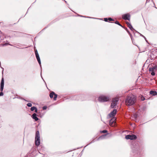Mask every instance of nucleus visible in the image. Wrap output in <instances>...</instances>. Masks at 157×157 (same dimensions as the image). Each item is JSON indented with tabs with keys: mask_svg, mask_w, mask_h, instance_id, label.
<instances>
[{
	"mask_svg": "<svg viewBox=\"0 0 157 157\" xmlns=\"http://www.w3.org/2000/svg\"><path fill=\"white\" fill-rule=\"evenodd\" d=\"M31 111L35 110V112L36 113H37V109L35 106L32 107L31 108Z\"/></svg>",
	"mask_w": 157,
	"mask_h": 157,
	"instance_id": "nucleus-15",
	"label": "nucleus"
},
{
	"mask_svg": "<svg viewBox=\"0 0 157 157\" xmlns=\"http://www.w3.org/2000/svg\"><path fill=\"white\" fill-rule=\"evenodd\" d=\"M128 27L132 31H133L134 30V29L131 24H129Z\"/></svg>",
	"mask_w": 157,
	"mask_h": 157,
	"instance_id": "nucleus-16",
	"label": "nucleus"
},
{
	"mask_svg": "<svg viewBox=\"0 0 157 157\" xmlns=\"http://www.w3.org/2000/svg\"><path fill=\"white\" fill-rule=\"evenodd\" d=\"M27 105L28 107H31L32 105L31 103H28V104H27Z\"/></svg>",
	"mask_w": 157,
	"mask_h": 157,
	"instance_id": "nucleus-18",
	"label": "nucleus"
},
{
	"mask_svg": "<svg viewBox=\"0 0 157 157\" xmlns=\"http://www.w3.org/2000/svg\"><path fill=\"white\" fill-rule=\"evenodd\" d=\"M157 66H154L151 68H149V71L151 72V74L152 75H155V72L157 71Z\"/></svg>",
	"mask_w": 157,
	"mask_h": 157,
	"instance_id": "nucleus-4",
	"label": "nucleus"
},
{
	"mask_svg": "<svg viewBox=\"0 0 157 157\" xmlns=\"http://www.w3.org/2000/svg\"><path fill=\"white\" fill-rule=\"evenodd\" d=\"M150 94L152 95V96H155L157 94V93L156 91L151 90L150 92Z\"/></svg>",
	"mask_w": 157,
	"mask_h": 157,
	"instance_id": "nucleus-14",
	"label": "nucleus"
},
{
	"mask_svg": "<svg viewBox=\"0 0 157 157\" xmlns=\"http://www.w3.org/2000/svg\"><path fill=\"white\" fill-rule=\"evenodd\" d=\"M117 112V110L114 109L113 111L109 114V116L110 117H113L115 115Z\"/></svg>",
	"mask_w": 157,
	"mask_h": 157,
	"instance_id": "nucleus-11",
	"label": "nucleus"
},
{
	"mask_svg": "<svg viewBox=\"0 0 157 157\" xmlns=\"http://www.w3.org/2000/svg\"><path fill=\"white\" fill-rule=\"evenodd\" d=\"M4 86V80L3 78H2L1 82V87H0V90L1 91H2L3 89ZM3 93L2 92L0 93V96H3Z\"/></svg>",
	"mask_w": 157,
	"mask_h": 157,
	"instance_id": "nucleus-6",
	"label": "nucleus"
},
{
	"mask_svg": "<svg viewBox=\"0 0 157 157\" xmlns=\"http://www.w3.org/2000/svg\"><path fill=\"white\" fill-rule=\"evenodd\" d=\"M78 96H75L74 97L75 98H77Z\"/></svg>",
	"mask_w": 157,
	"mask_h": 157,
	"instance_id": "nucleus-27",
	"label": "nucleus"
},
{
	"mask_svg": "<svg viewBox=\"0 0 157 157\" xmlns=\"http://www.w3.org/2000/svg\"><path fill=\"white\" fill-rule=\"evenodd\" d=\"M140 34V35L141 36H142L144 37V38L146 39L145 37L142 34Z\"/></svg>",
	"mask_w": 157,
	"mask_h": 157,
	"instance_id": "nucleus-24",
	"label": "nucleus"
},
{
	"mask_svg": "<svg viewBox=\"0 0 157 157\" xmlns=\"http://www.w3.org/2000/svg\"><path fill=\"white\" fill-rule=\"evenodd\" d=\"M54 95V100L55 101L56 100L57 95L54 92H51L49 96L50 98H53Z\"/></svg>",
	"mask_w": 157,
	"mask_h": 157,
	"instance_id": "nucleus-10",
	"label": "nucleus"
},
{
	"mask_svg": "<svg viewBox=\"0 0 157 157\" xmlns=\"http://www.w3.org/2000/svg\"><path fill=\"white\" fill-rule=\"evenodd\" d=\"M119 100V98H116L113 99L111 105V107L112 108H113L116 105Z\"/></svg>",
	"mask_w": 157,
	"mask_h": 157,
	"instance_id": "nucleus-5",
	"label": "nucleus"
},
{
	"mask_svg": "<svg viewBox=\"0 0 157 157\" xmlns=\"http://www.w3.org/2000/svg\"><path fill=\"white\" fill-rule=\"evenodd\" d=\"M116 118L113 117L110 120L109 122V124L110 126L113 127L114 125H113V123H115V121Z\"/></svg>",
	"mask_w": 157,
	"mask_h": 157,
	"instance_id": "nucleus-12",
	"label": "nucleus"
},
{
	"mask_svg": "<svg viewBox=\"0 0 157 157\" xmlns=\"http://www.w3.org/2000/svg\"><path fill=\"white\" fill-rule=\"evenodd\" d=\"M43 108V109H46V106H44Z\"/></svg>",
	"mask_w": 157,
	"mask_h": 157,
	"instance_id": "nucleus-25",
	"label": "nucleus"
},
{
	"mask_svg": "<svg viewBox=\"0 0 157 157\" xmlns=\"http://www.w3.org/2000/svg\"><path fill=\"white\" fill-rule=\"evenodd\" d=\"M107 132V130H104L102 131L101 132H102V133H106Z\"/></svg>",
	"mask_w": 157,
	"mask_h": 157,
	"instance_id": "nucleus-19",
	"label": "nucleus"
},
{
	"mask_svg": "<svg viewBox=\"0 0 157 157\" xmlns=\"http://www.w3.org/2000/svg\"><path fill=\"white\" fill-rule=\"evenodd\" d=\"M98 100V101L101 102H106L109 100V97L102 95L99 97Z\"/></svg>",
	"mask_w": 157,
	"mask_h": 157,
	"instance_id": "nucleus-3",
	"label": "nucleus"
},
{
	"mask_svg": "<svg viewBox=\"0 0 157 157\" xmlns=\"http://www.w3.org/2000/svg\"><path fill=\"white\" fill-rule=\"evenodd\" d=\"M11 45L12 46V45L10 44H9L8 43H5L4 44H3V46H6V45Z\"/></svg>",
	"mask_w": 157,
	"mask_h": 157,
	"instance_id": "nucleus-20",
	"label": "nucleus"
},
{
	"mask_svg": "<svg viewBox=\"0 0 157 157\" xmlns=\"http://www.w3.org/2000/svg\"><path fill=\"white\" fill-rule=\"evenodd\" d=\"M115 23L118 25L121 26V27H122V26L118 22V21H117L115 22Z\"/></svg>",
	"mask_w": 157,
	"mask_h": 157,
	"instance_id": "nucleus-17",
	"label": "nucleus"
},
{
	"mask_svg": "<svg viewBox=\"0 0 157 157\" xmlns=\"http://www.w3.org/2000/svg\"><path fill=\"white\" fill-rule=\"evenodd\" d=\"M35 53L36 57L37 59L38 62V63H39L40 67H41V62H40V58L39 57V54L38 53L37 51L36 50L35 51Z\"/></svg>",
	"mask_w": 157,
	"mask_h": 157,
	"instance_id": "nucleus-9",
	"label": "nucleus"
},
{
	"mask_svg": "<svg viewBox=\"0 0 157 157\" xmlns=\"http://www.w3.org/2000/svg\"><path fill=\"white\" fill-rule=\"evenodd\" d=\"M35 145L36 146H38L40 144V139L39 132L38 131L36 132V136L35 138Z\"/></svg>",
	"mask_w": 157,
	"mask_h": 157,
	"instance_id": "nucleus-2",
	"label": "nucleus"
},
{
	"mask_svg": "<svg viewBox=\"0 0 157 157\" xmlns=\"http://www.w3.org/2000/svg\"><path fill=\"white\" fill-rule=\"evenodd\" d=\"M106 136V135H103L102 136H101L99 137V139H100V138H102L103 137H105Z\"/></svg>",
	"mask_w": 157,
	"mask_h": 157,
	"instance_id": "nucleus-21",
	"label": "nucleus"
},
{
	"mask_svg": "<svg viewBox=\"0 0 157 157\" xmlns=\"http://www.w3.org/2000/svg\"><path fill=\"white\" fill-rule=\"evenodd\" d=\"M137 138L136 136L134 135H127L126 136L125 138L126 139H130L131 140H135Z\"/></svg>",
	"mask_w": 157,
	"mask_h": 157,
	"instance_id": "nucleus-7",
	"label": "nucleus"
},
{
	"mask_svg": "<svg viewBox=\"0 0 157 157\" xmlns=\"http://www.w3.org/2000/svg\"><path fill=\"white\" fill-rule=\"evenodd\" d=\"M108 19L107 18H104V21H106V22H107L108 21Z\"/></svg>",
	"mask_w": 157,
	"mask_h": 157,
	"instance_id": "nucleus-23",
	"label": "nucleus"
},
{
	"mask_svg": "<svg viewBox=\"0 0 157 157\" xmlns=\"http://www.w3.org/2000/svg\"><path fill=\"white\" fill-rule=\"evenodd\" d=\"M122 18L125 20H130V15L128 13L122 15Z\"/></svg>",
	"mask_w": 157,
	"mask_h": 157,
	"instance_id": "nucleus-8",
	"label": "nucleus"
},
{
	"mask_svg": "<svg viewBox=\"0 0 157 157\" xmlns=\"http://www.w3.org/2000/svg\"><path fill=\"white\" fill-rule=\"evenodd\" d=\"M33 118L34 119L35 121H36L38 120V118L36 117V114L34 113H33Z\"/></svg>",
	"mask_w": 157,
	"mask_h": 157,
	"instance_id": "nucleus-13",
	"label": "nucleus"
},
{
	"mask_svg": "<svg viewBox=\"0 0 157 157\" xmlns=\"http://www.w3.org/2000/svg\"><path fill=\"white\" fill-rule=\"evenodd\" d=\"M108 20L109 21H114V20L112 19V18H108Z\"/></svg>",
	"mask_w": 157,
	"mask_h": 157,
	"instance_id": "nucleus-22",
	"label": "nucleus"
},
{
	"mask_svg": "<svg viewBox=\"0 0 157 157\" xmlns=\"http://www.w3.org/2000/svg\"><path fill=\"white\" fill-rule=\"evenodd\" d=\"M126 23L127 24V25H129V24H130V23H129L128 22H126Z\"/></svg>",
	"mask_w": 157,
	"mask_h": 157,
	"instance_id": "nucleus-26",
	"label": "nucleus"
},
{
	"mask_svg": "<svg viewBox=\"0 0 157 157\" xmlns=\"http://www.w3.org/2000/svg\"><path fill=\"white\" fill-rule=\"evenodd\" d=\"M136 101V98L132 94H130L127 96L125 100V104L128 106L134 105Z\"/></svg>",
	"mask_w": 157,
	"mask_h": 157,
	"instance_id": "nucleus-1",
	"label": "nucleus"
}]
</instances>
